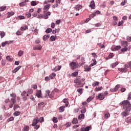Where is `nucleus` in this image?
Segmentation results:
<instances>
[{
	"label": "nucleus",
	"mask_w": 131,
	"mask_h": 131,
	"mask_svg": "<svg viewBox=\"0 0 131 131\" xmlns=\"http://www.w3.org/2000/svg\"><path fill=\"white\" fill-rule=\"evenodd\" d=\"M120 105L123 106V107L125 109V111H130L131 104L128 100H123L120 103Z\"/></svg>",
	"instance_id": "nucleus-1"
},
{
	"label": "nucleus",
	"mask_w": 131,
	"mask_h": 131,
	"mask_svg": "<svg viewBox=\"0 0 131 131\" xmlns=\"http://www.w3.org/2000/svg\"><path fill=\"white\" fill-rule=\"evenodd\" d=\"M84 80H85V79H84V78H83L81 80L75 79L74 80V83L78 84V85H79V86L80 88H82V86H83V85H84V84H85V82H83V81H84Z\"/></svg>",
	"instance_id": "nucleus-2"
},
{
	"label": "nucleus",
	"mask_w": 131,
	"mask_h": 131,
	"mask_svg": "<svg viewBox=\"0 0 131 131\" xmlns=\"http://www.w3.org/2000/svg\"><path fill=\"white\" fill-rule=\"evenodd\" d=\"M70 66L71 67L72 70H74L78 68V63L75 62H72L70 63Z\"/></svg>",
	"instance_id": "nucleus-3"
},
{
	"label": "nucleus",
	"mask_w": 131,
	"mask_h": 131,
	"mask_svg": "<svg viewBox=\"0 0 131 131\" xmlns=\"http://www.w3.org/2000/svg\"><path fill=\"white\" fill-rule=\"evenodd\" d=\"M50 8H51V5L50 4H47L45 6H44L43 7V14H46V13H47V12H48V11H49V9H50Z\"/></svg>",
	"instance_id": "nucleus-4"
},
{
	"label": "nucleus",
	"mask_w": 131,
	"mask_h": 131,
	"mask_svg": "<svg viewBox=\"0 0 131 131\" xmlns=\"http://www.w3.org/2000/svg\"><path fill=\"white\" fill-rule=\"evenodd\" d=\"M41 49H42V47L40 45H38L33 47V50H34V51H40Z\"/></svg>",
	"instance_id": "nucleus-5"
},
{
	"label": "nucleus",
	"mask_w": 131,
	"mask_h": 131,
	"mask_svg": "<svg viewBox=\"0 0 131 131\" xmlns=\"http://www.w3.org/2000/svg\"><path fill=\"white\" fill-rule=\"evenodd\" d=\"M120 85H117L115 86V88L111 89H110V92L112 93H114V92H117L118 91V89H119Z\"/></svg>",
	"instance_id": "nucleus-6"
},
{
	"label": "nucleus",
	"mask_w": 131,
	"mask_h": 131,
	"mask_svg": "<svg viewBox=\"0 0 131 131\" xmlns=\"http://www.w3.org/2000/svg\"><path fill=\"white\" fill-rule=\"evenodd\" d=\"M38 117H36L33 120L32 124V126H35L38 123Z\"/></svg>",
	"instance_id": "nucleus-7"
},
{
	"label": "nucleus",
	"mask_w": 131,
	"mask_h": 131,
	"mask_svg": "<svg viewBox=\"0 0 131 131\" xmlns=\"http://www.w3.org/2000/svg\"><path fill=\"white\" fill-rule=\"evenodd\" d=\"M36 96L38 98H42V94H41V90H37Z\"/></svg>",
	"instance_id": "nucleus-8"
},
{
	"label": "nucleus",
	"mask_w": 131,
	"mask_h": 131,
	"mask_svg": "<svg viewBox=\"0 0 131 131\" xmlns=\"http://www.w3.org/2000/svg\"><path fill=\"white\" fill-rule=\"evenodd\" d=\"M27 94V92L25 91H24L23 92V93L21 94V96H22L23 97H24L23 98V100H24V101H26V100H27V97H26V95Z\"/></svg>",
	"instance_id": "nucleus-9"
},
{
	"label": "nucleus",
	"mask_w": 131,
	"mask_h": 131,
	"mask_svg": "<svg viewBox=\"0 0 131 131\" xmlns=\"http://www.w3.org/2000/svg\"><path fill=\"white\" fill-rule=\"evenodd\" d=\"M97 99H98V100H100V101H102V100H104V99H105V97H104L103 93L99 94L97 96Z\"/></svg>",
	"instance_id": "nucleus-10"
},
{
	"label": "nucleus",
	"mask_w": 131,
	"mask_h": 131,
	"mask_svg": "<svg viewBox=\"0 0 131 131\" xmlns=\"http://www.w3.org/2000/svg\"><path fill=\"white\" fill-rule=\"evenodd\" d=\"M121 46L124 47H126L128 46V42L126 40H122L121 41Z\"/></svg>",
	"instance_id": "nucleus-11"
},
{
	"label": "nucleus",
	"mask_w": 131,
	"mask_h": 131,
	"mask_svg": "<svg viewBox=\"0 0 131 131\" xmlns=\"http://www.w3.org/2000/svg\"><path fill=\"white\" fill-rule=\"evenodd\" d=\"M95 7H96V5L95 4V1H92L90 4V8L92 9H95Z\"/></svg>",
	"instance_id": "nucleus-12"
},
{
	"label": "nucleus",
	"mask_w": 131,
	"mask_h": 131,
	"mask_svg": "<svg viewBox=\"0 0 131 131\" xmlns=\"http://www.w3.org/2000/svg\"><path fill=\"white\" fill-rule=\"evenodd\" d=\"M118 70L120 71V72H124V73H125V72H127V69H126V68H118Z\"/></svg>",
	"instance_id": "nucleus-13"
},
{
	"label": "nucleus",
	"mask_w": 131,
	"mask_h": 131,
	"mask_svg": "<svg viewBox=\"0 0 131 131\" xmlns=\"http://www.w3.org/2000/svg\"><path fill=\"white\" fill-rule=\"evenodd\" d=\"M82 8V6L80 5H77L75 7V9L76 11H79Z\"/></svg>",
	"instance_id": "nucleus-14"
},
{
	"label": "nucleus",
	"mask_w": 131,
	"mask_h": 131,
	"mask_svg": "<svg viewBox=\"0 0 131 131\" xmlns=\"http://www.w3.org/2000/svg\"><path fill=\"white\" fill-rule=\"evenodd\" d=\"M59 112L62 113L65 111V106H61L58 108Z\"/></svg>",
	"instance_id": "nucleus-15"
},
{
	"label": "nucleus",
	"mask_w": 131,
	"mask_h": 131,
	"mask_svg": "<svg viewBox=\"0 0 131 131\" xmlns=\"http://www.w3.org/2000/svg\"><path fill=\"white\" fill-rule=\"evenodd\" d=\"M127 112H128V111H126L125 110V111L121 113L122 116H123V117H126V116H127V115H128V113Z\"/></svg>",
	"instance_id": "nucleus-16"
},
{
	"label": "nucleus",
	"mask_w": 131,
	"mask_h": 131,
	"mask_svg": "<svg viewBox=\"0 0 131 131\" xmlns=\"http://www.w3.org/2000/svg\"><path fill=\"white\" fill-rule=\"evenodd\" d=\"M28 29V26L27 25H26L24 27H20L21 31H25V30H27Z\"/></svg>",
	"instance_id": "nucleus-17"
},
{
	"label": "nucleus",
	"mask_w": 131,
	"mask_h": 131,
	"mask_svg": "<svg viewBox=\"0 0 131 131\" xmlns=\"http://www.w3.org/2000/svg\"><path fill=\"white\" fill-rule=\"evenodd\" d=\"M120 49H121V46H117L113 48V51H118L120 50Z\"/></svg>",
	"instance_id": "nucleus-18"
},
{
	"label": "nucleus",
	"mask_w": 131,
	"mask_h": 131,
	"mask_svg": "<svg viewBox=\"0 0 131 131\" xmlns=\"http://www.w3.org/2000/svg\"><path fill=\"white\" fill-rule=\"evenodd\" d=\"M57 67H56L55 68H54V69H52V71H59V70H60V69H61V68H62V67H61V66H58V67H57Z\"/></svg>",
	"instance_id": "nucleus-19"
},
{
	"label": "nucleus",
	"mask_w": 131,
	"mask_h": 131,
	"mask_svg": "<svg viewBox=\"0 0 131 131\" xmlns=\"http://www.w3.org/2000/svg\"><path fill=\"white\" fill-rule=\"evenodd\" d=\"M72 123L73 124H76L78 123V120H77V118H74L72 121Z\"/></svg>",
	"instance_id": "nucleus-20"
},
{
	"label": "nucleus",
	"mask_w": 131,
	"mask_h": 131,
	"mask_svg": "<svg viewBox=\"0 0 131 131\" xmlns=\"http://www.w3.org/2000/svg\"><path fill=\"white\" fill-rule=\"evenodd\" d=\"M125 122H126L127 123H129V122H131V117H127V118L125 119Z\"/></svg>",
	"instance_id": "nucleus-21"
},
{
	"label": "nucleus",
	"mask_w": 131,
	"mask_h": 131,
	"mask_svg": "<svg viewBox=\"0 0 131 131\" xmlns=\"http://www.w3.org/2000/svg\"><path fill=\"white\" fill-rule=\"evenodd\" d=\"M57 39V36H51L50 37V40L51 41H55Z\"/></svg>",
	"instance_id": "nucleus-22"
},
{
	"label": "nucleus",
	"mask_w": 131,
	"mask_h": 131,
	"mask_svg": "<svg viewBox=\"0 0 131 131\" xmlns=\"http://www.w3.org/2000/svg\"><path fill=\"white\" fill-rule=\"evenodd\" d=\"M118 64H119L118 61H116V62L112 64L111 65V66L112 67V68H114L115 67H116V66H117V65H118Z\"/></svg>",
	"instance_id": "nucleus-23"
},
{
	"label": "nucleus",
	"mask_w": 131,
	"mask_h": 131,
	"mask_svg": "<svg viewBox=\"0 0 131 131\" xmlns=\"http://www.w3.org/2000/svg\"><path fill=\"white\" fill-rule=\"evenodd\" d=\"M94 98H95L94 96L89 97V98L87 99L86 102H88V103H90V102L93 100Z\"/></svg>",
	"instance_id": "nucleus-24"
},
{
	"label": "nucleus",
	"mask_w": 131,
	"mask_h": 131,
	"mask_svg": "<svg viewBox=\"0 0 131 131\" xmlns=\"http://www.w3.org/2000/svg\"><path fill=\"white\" fill-rule=\"evenodd\" d=\"M55 76H56V74L54 73H52L50 76L49 77L51 79H54L55 78Z\"/></svg>",
	"instance_id": "nucleus-25"
},
{
	"label": "nucleus",
	"mask_w": 131,
	"mask_h": 131,
	"mask_svg": "<svg viewBox=\"0 0 131 131\" xmlns=\"http://www.w3.org/2000/svg\"><path fill=\"white\" fill-rule=\"evenodd\" d=\"M23 54H24V51L20 50L18 53V57H21V56H23Z\"/></svg>",
	"instance_id": "nucleus-26"
},
{
	"label": "nucleus",
	"mask_w": 131,
	"mask_h": 131,
	"mask_svg": "<svg viewBox=\"0 0 131 131\" xmlns=\"http://www.w3.org/2000/svg\"><path fill=\"white\" fill-rule=\"evenodd\" d=\"M6 35V33L4 31H1L0 32V36L1 38H3Z\"/></svg>",
	"instance_id": "nucleus-27"
},
{
	"label": "nucleus",
	"mask_w": 131,
	"mask_h": 131,
	"mask_svg": "<svg viewBox=\"0 0 131 131\" xmlns=\"http://www.w3.org/2000/svg\"><path fill=\"white\" fill-rule=\"evenodd\" d=\"M8 15H7V18H10V17H11V16H13V15H14V12H8Z\"/></svg>",
	"instance_id": "nucleus-28"
},
{
	"label": "nucleus",
	"mask_w": 131,
	"mask_h": 131,
	"mask_svg": "<svg viewBox=\"0 0 131 131\" xmlns=\"http://www.w3.org/2000/svg\"><path fill=\"white\" fill-rule=\"evenodd\" d=\"M6 59L8 60V61H9L10 62H12V61H13V58L10 56H7L6 57Z\"/></svg>",
	"instance_id": "nucleus-29"
},
{
	"label": "nucleus",
	"mask_w": 131,
	"mask_h": 131,
	"mask_svg": "<svg viewBox=\"0 0 131 131\" xmlns=\"http://www.w3.org/2000/svg\"><path fill=\"white\" fill-rule=\"evenodd\" d=\"M53 31V29H51V28H48L47 29H46L45 32L46 33H50L51 32H52Z\"/></svg>",
	"instance_id": "nucleus-30"
},
{
	"label": "nucleus",
	"mask_w": 131,
	"mask_h": 131,
	"mask_svg": "<svg viewBox=\"0 0 131 131\" xmlns=\"http://www.w3.org/2000/svg\"><path fill=\"white\" fill-rule=\"evenodd\" d=\"M99 84H100V82L96 81V82H94V83L92 84V86H93L94 87H95V86H97V85H99Z\"/></svg>",
	"instance_id": "nucleus-31"
},
{
	"label": "nucleus",
	"mask_w": 131,
	"mask_h": 131,
	"mask_svg": "<svg viewBox=\"0 0 131 131\" xmlns=\"http://www.w3.org/2000/svg\"><path fill=\"white\" fill-rule=\"evenodd\" d=\"M113 57H114V55L113 54V53H110L107 57V60L108 59H112L113 58Z\"/></svg>",
	"instance_id": "nucleus-32"
},
{
	"label": "nucleus",
	"mask_w": 131,
	"mask_h": 131,
	"mask_svg": "<svg viewBox=\"0 0 131 131\" xmlns=\"http://www.w3.org/2000/svg\"><path fill=\"white\" fill-rule=\"evenodd\" d=\"M54 96H55V93L54 91H52L51 94L49 95V98H50V99H53V98H54Z\"/></svg>",
	"instance_id": "nucleus-33"
},
{
	"label": "nucleus",
	"mask_w": 131,
	"mask_h": 131,
	"mask_svg": "<svg viewBox=\"0 0 131 131\" xmlns=\"http://www.w3.org/2000/svg\"><path fill=\"white\" fill-rule=\"evenodd\" d=\"M50 38V35H45L43 37V40L46 41L47 39Z\"/></svg>",
	"instance_id": "nucleus-34"
},
{
	"label": "nucleus",
	"mask_w": 131,
	"mask_h": 131,
	"mask_svg": "<svg viewBox=\"0 0 131 131\" xmlns=\"http://www.w3.org/2000/svg\"><path fill=\"white\" fill-rule=\"evenodd\" d=\"M82 118H84V114H82L78 116V119L79 120H80V119H82Z\"/></svg>",
	"instance_id": "nucleus-35"
},
{
	"label": "nucleus",
	"mask_w": 131,
	"mask_h": 131,
	"mask_svg": "<svg viewBox=\"0 0 131 131\" xmlns=\"http://www.w3.org/2000/svg\"><path fill=\"white\" fill-rule=\"evenodd\" d=\"M52 120L54 123H57L58 122V119H57V118H56L55 117H54L53 118Z\"/></svg>",
	"instance_id": "nucleus-36"
},
{
	"label": "nucleus",
	"mask_w": 131,
	"mask_h": 131,
	"mask_svg": "<svg viewBox=\"0 0 131 131\" xmlns=\"http://www.w3.org/2000/svg\"><path fill=\"white\" fill-rule=\"evenodd\" d=\"M6 9H7V7L6 6H2L0 7V12H3V11H5V10H6Z\"/></svg>",
	"instance_id": "nucleus-37"
},
{
	"label": "nucleus",
	"mask_w": 131,
	"mask_h": 131,
	"mask_svg": "<svg viewBox=\"0 0 131 131\" xmlns=\"http://www.w3.org/2000/svg\"><path fill=\"white\" fill-rule=\"evenodd\" d=\"M127 50H128V48H127V47H124L121 50V52H123V53H124V52L127 51Z\"/></svg>",
	"instance_id": "nucleus-38"
},
{
	"label": "nucleus",
	"mask_w": 131,
	"mask_h": 131,
	"mask_svg": "<svg viewBox=\"0 0 131 131\" xmlns=\"http://www.w3.org/2000/svg\"><path fill=\"white\" fill-rule=\"evenodd\" d=\"M10 43V42H9V41H6L5 42H3L2 43V47H6V45H8Z\"/></svg>",
	"instance_id": "nucleus-39"
},
{
	"label": "nucleus",
	"mask_w": 131,
	"mask_h": 131,
	"mask_svg": "<svg viewBox=\"0 0 131 131\" xmlns=\"http://www.w3.org/2000/svg\"><path fill=\"white\" fill-rule=\"evenodd\" d=\"M109 117H110V114L106 113L104 115V118L105 119H107V118H109Z\"/></svg>",
	"instance_id": "nucleus-40"
},
{
	"label": "nucleus",
	"mask_w": 131,
	"mask_h": 131,
	"mask_svg": "<svg viewBox=\"0 0 131 131\" xmlns=\"http://www.w3.org/2000/svg\"><path fill=\"white\" fill-rule=\"evenodd\" d=\"M28 94L29 95H32V94H33V90H32V89H29V90L28 91Z\"/></svg>",
	"instance_id": "nucleus-41"
},
{
	"label": "nucleus",
	"mask_w": 131,
	"mask_h": 131,
	"mask_svg": "<svg viewBox=\"0 0 131 131\" xmlns=\"http://www.w3.org/2000/svg\"><path fill=\"white\" fill-rule=\"evenodd\" d=\"M102 90H103V87L102 86H101L100 88H95V91L96 92H98L99 91H102Z\"/></svg>",
	"instance_id": "nucleus-42"
},
{
	"label": "nucleus",
	"mask_w": 131,
	"mask_h": 131,
	"mask_svg": "<svg viewBox=\"0 0 131 131\" xmlns=\"http://www.w3.org/2000/svg\"><path fill=\"white\" fill-rule=\"evenodd\" d=\"M37 4H36V2L35 1H32L31 2V6H32L33 7L34 6H36Z\"/></svg>",
	"instance_id": "nucleus-43"
},
{
	"label": "nucleus",
	"mask_w": 131,
	"mask_h": 131,
	"mask_svg": "<svg viewBox=\"0 0 131 131\" xmlns=\"http://www.w3.org/2000/svg\"><path fill=\"white\" fill-rule=\"evenodd\" d=\"M93 61H94V63H91L90 64V66L91 67H92L93 66H95V65H96L97 64V61H96V59H94Z\"/></svg>",
	"instance_id": "nucleus-44"
},
{
	"label": "nucleus",
	"mask_w": 131,
	"mask_h": 131,
	"mask_svg": "<svg viewBox=\"0 0 131 131\" xmlns=\"http://www.w3.org/2000/svg\"><path fill=\"white\" fill-rule=\"evenodd\" d=\"M77 92H78V93H79L80 95H82V89H77Z\"/></svg>",
	"instance_id": "nucleus-45"
},
{
	"label": "nucleus",
	"mask_w": 131,
	"mask_h": 131,
	"mask_svg": "<svg viewBox=\"0 0 131 131\" xmlns=\"http://www.w3.org/2000/svg\"><path fill=\"white\" fill-rule=\"evenodd\" d=\"M26 16H27V18H30V17H31V13L27 12L26 13Z\"/></svg>",
	"instance_id": "nucleus-46"
},
{
	"label": "nucleus",
	"mask_w": 131,
	"mask_h": 131,
	"mask_svg": "<svg viewBox=\"0 0 131 131\" xmlns=\"http://www.w3.org/2000/svg\"><path fill=\"white\" fill-rule=\"evenodd\" d=\"M72 75H73L75 77H76V76H77V75H78V72H75L74 73L72 74Z\"/></svg>",
	"instance_id": "nucleus-47"
},
{
	"label": "nucleus",
	"mask_w": 131,
	"mask_h": 131,
	"mask_svg": "<svg viewBox=\"0 0 131 131\" xmlns=\"http://www.w3.org/2000/svg\"><path fill=\"white\" fill-rule=\"evenodd\" d=\"M18 18L19 19V20H23V19H25V17L23 15H19L18 16Z\"/></svg>",
	"instance_id": "nucleus-48"
},
{
	"label": "nucleus",
	"mask_w": 131,
	"mask_h": 131,
	"mask_svg": "<svg viewBox=\"0 0 131 131\" xmlns=\"http://www.w3.org/2000/svg\"><path fill=\"white\" fill-rule=\"evenodd\" d=\"M13 120H14V117H11L10 118H9L7 120V121H8V122H10V121H13Z\"/></svg>",
	"instance_id": "nucleus-49"
},
{
	"label": "nucleus",
	"mask_w": 131,
	"mask_h": 131,
	"mask_svg": "<svg viewBox=\"0 0 131 131\" xmlns=\"http://www.w3.org/2000/svg\"><path fill=\"white\" fill-rule=\"evenodd\" d=\"M91 69H92V68H91L89 67H87L84 68V71H90L91 70Z\"/></svg>",
	"instance_id": "nucleus-50"
},
{
	"label": "nucleus",
	"mask_w": 131,
	"mask_h": 131,
	"mask_svg": "<svg viewBox=\"0 0 131 131\" xmlns=\"http://www.w3.org/2000/svg\"><path fill=\"white\" fill-rule=\"evenodd\" d=\"M25 5H26V3H25V2H22V3H19L20 7H24V6H25Z\"/></svg>",
	"instance_id": "nucleus-51"
},
{
	"label": "nucleus",
	"mask_w": 131,
	"mask_h": 131,
	"mask_svg": "<svg viewBox=\"0 0 131 131\" xmlns=\"http://www.w3.org/2000/svg\"><path fill=\"white\" fill-rule=\"evenodd\" d=\"M29 130V126H26L24 127V131H28Z\"/></svg>",
	"instance_id": "nucleus-52"
},
{
	"label": "nucleus",
	"mask_w": 131,
	"mask_h": 131,
	"mask_svg": "<svg viewBox=\"0 0 131 131\" xmlns=\"http://www.w3.org/2000/svg\"><path fill=\"white\" fill-rule=\"evenodd\" d=\"M43 105H45V102H40V103H38V107H40L41 106H42Z\"/></svg>",
	"instance_id": "nucleus-53"
},
{
	"label": "nucleus",
	"mask_w": 131,
	"mask_h": 131,
	"mask_svg": "<svg viewBox=\"0 0 131 131\" xmlns=\"http://www.w3.org/2000/svg\"><path fill=\"white\" fill-rule=\"evenodd\" d=\"M44 15H46V16H50L51 15V12L48 11V12H46L45 13H43Z\"/></svg>",
	"instance_id": "nucleus-54"
},
{
	"label": "nucleus",
	"mask_w": 131,
	"mask_h": 131,
	"mask_svg": "<svg viewBox=\"0 0 131 131\" xmlns=\"http://www.w3.org/2000/svg\"><path fill=\"white\" fill-rule=\"evenodd\" d=\"M43 117H41L39 119L38 118L39 122H43Z\"/></svg>",
	"instance_id": "nucleus-55"
},
{
	"label": "nucleus",
	"mask_w": 131,
	"mask_h": 131,
	"mask_svg": "<svg viewBox=\"0 0 131 131\" xmlns=\"http://www.w3.org/2000/svg\"><path fill=\"white\" fill-rule=\"evenodd\" d=\"M95 16H96V13H93V14H91L89 17L90 18H94V17H95Z\"/></svg>",
	"instance_id": "nucleus-56"
},
{
	"label": "nucleus",
	"mask_w": 131,
	"mask_h": 131,
	"mask_svg": "<svg viewBox=\"0 0 131 131\" xmlns=\"http://www.w3.org/2000/svg\"><path fill=\"white\" fill-rule=\"evenodd\" d=\"M122 24H123V20H121V21H119L118 24V26H121Z\"/></svg>",
	"instance_id": "nucleus-57"
},
{
	"label": "nucleus",
	"mask_w": 131,
	"mask_h": 131,
	"mask_svg": "<svg viewBox=\"0 0 131 131\" xmlns=\"http://www.w3.org/2000/svg\"><path fill=\"white\" fill-rule=\"evenodd\" d=\"M99 46L100 47L101 49H105V46L104 44H99Z\"/></svg>",
	"instance_id": "nucleus-58"
},
{
	"label": "nucleus",
	"mask_w": 131,
	"mask_h": 131,
	"mask_svg": "<svg viewBox=\"0 0 131 131\" xmlns=\"http://www.w3.org/2000/svg\"><path fill=\"white\" fill-rule=\"evenodd\" d=\"M90 128H91L90 126H87L85 128H84V131H89Z\"/></svg>",
	"instance_id": "nucleus-59"
},
{
	"label": "nucleus",
	"mask_w": 131,
	"mask_h": 131,
	"mask_svg": "<svg viewBox=\"0 0 131 131\" xmlns=\"http://www.w3.org/2000/svg\"><path fill=\"white\" fill-rule=\"evenodd\" d=\"M22 33H23V32H22L21 31H18L17 32V35H21Z\"/></svg>",
	"instance_id": "nucleus-60"
},
{
	"label": "nucleus",
	"mask_w": 131,
	"mask_h": 131,
	"mask_svg": "<svg viewBox=\"0 0 131 131\" xmlns=\"http://www.w3.org/2000/svg\"><path fill=\"white\" fill-rule=\"evenodd\" d=\"M66 126H71V123L70 122H67L66 124H65Z\"/></svg>",
	"instance_id": "nucleus-61"
},
{
	"label": "nucleus",
	"mask_w": 131,
	"mask_h": 131,
	"mask_svg": "<svg viewBox=\"0 0 131 131\" xmlns=\"http://www.w3.org/2000/svg\"><path fill=\"white\" fill-rule=\"evenodd\" d=\"M35 43H40V39H37L35 40Z\"/></svg>",
	"instance_id": "nucleus-62"
},
{
	"label": "nucleus",
	"mask_w": 131,
	"mask_h": 131,
	"mask_svg": "<svg viewBox=\"0 0 131 131\" xmlns=\"http://www.w3.org/2000/svg\"><path fill=\"white\" fill-rule=\"evenodd\" d=\"M130 99H131V92H130L128 94V100H130Z\"/></svg>",
	"instance_id": "nucleus-63"
},
{
	"label": "nucleus",
	"mask_w": 131,
	"mask_h": 131,
	"mask_svg": "<svg viewBox=\"0 0 131 131\" xmlns=\"http://www.w3.org/2000/svg\"><path fill=\"white\" fill-rule=\"evenodd\" d=\"M127 40L128 41H131V37H130V36H127Z\"/></svg>",
	"instance_id": "nucleus-64"
}]
</instances>
